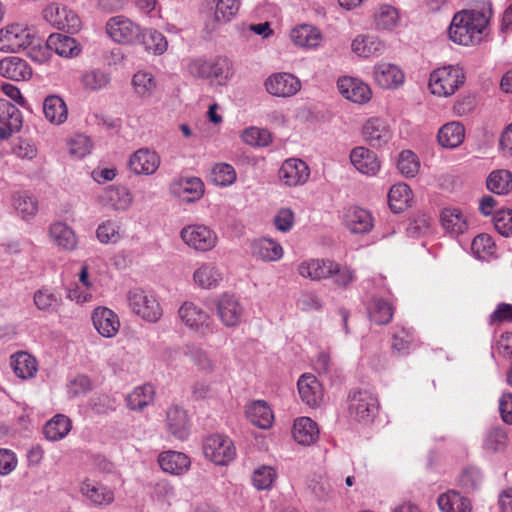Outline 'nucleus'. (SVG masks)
Instances as JSON below:
<instances>
[{
    "label": "nucleus",
    "mask_w": 512,
    "mask_h": 512,
    "mask_svg": "<svg viewBox=\"0 0 512 512\" xmlns=\"http://www.w3.org/2000/svg\"><path fill=\"white\" fill-rule=\"evenodd\" d=\"M266 91L275 97H291L301 89L300 80L291 73H273L265 80Z\"/></svg>",
    "instance_id": "nucleus-11"
},
{
    "label": "nucleus",
    "mask_w": 512,
    "mask_h": 512,
    "mask_svg": "<svg viewBox=\"0 0 512 512\" xmlns=\"http://www.w3.org/2000/svg\"><path fill=\"white\" fill-rule=\"evenodd\" d=\"M340 94L354 103H365L371 98L370 87L359 79L342 77L337 82Z\"/></svg>",
    "instance_id": "nucleus-20"
},
{
    "label": "nucleus",
    "mask_w": 512,
    "mask_h": 512,
    "mask_svg": "<svg viewBox=\"0 0 512 512\" xmlns=\"http://www.w3.org/2000/svg\"><path fill=\"white\" fill-rule=\"evenodd\" d=\"M13 206L25 220L33 218L38 211L37 200L28 192H17L13 195Z\"/></svg>",
    "instance_id": "nucleus-48"
},
{
    "label": "nucleus",
    "mask_w": 512,
    "mask_h": 512,
    "mask_svg": "<svg viewBox=\"0 0 512 512\" xmlns=\"http://www.w3.org/2000/svg\"><path fill=\"white\" fill-rule=\"evenodd\" d=\"M11 367L21 379L33 378L38 371L37 360L27 352H17L11 356Z\"/></svg>",
    "instance_id": "nucleus-34"
},
{
    "label": "nucleus",
    "mask_w": 512,
    "mask_h": 512,
    "mask_svg": "<svg viewBox=\"0 0 512 512\" xmlns=\"http://www.w3.org/2000/svg\"><path fill=\"white\" fill-rule=\"evenodd\" d=\"M91 318L94 328L101 336L112 338L118 333L120 320L113 310L98 306L93 310Z\"/></svg>",
    "instance_id": "nucleus-15"
},
{
    "label": "nucleus",
    "mask_w": 512,
    "mask_h": 512,
    "mask_svg": "<svg viewBox=\"0 0 512 512\" xmlns=\"http://www.w3.org/2000/svg\"><path fill=\"white\" fill-rule=\"evenodd\" d=\"M237 178L234 167L227 163L215 164L211 171V180L218 186L232 185Z\"/></svg>",
    "instance_id": "nucleus-55"
},
{
    "label": "nucleus",
    "mask_w": 512,
    "mask_h": 512,
    "mask_svg": "<svg viewBox=\"0 0 512 512\" xmlns=\"http://www.w3.org/2000/svg\"><path fill=\"white\" fill-rule=\"evenodd\" d=\"M292 435L298 444L310 446L319 438V428L311 418L299 417L294 421Z\"/></svg>",
    "instance_id": "nucleus-26"
},
{
    "label": "nucleus",
    "mask_w": 512,
    "mask_h": 512,
    "mask_svg": "<svg viewBox=\"0 0 512 512\" xmlns=\"http://www.w3.org/2000/svg\"><path fill=\"white\" fill-rule=\"evenodd\" d=\"M161 158L149 148H140L129 158V168L135 175H153L159 168Z\"/></svg>",
    "instance_id": "nucleus-13"
},
{
    "label": "nucleus",
    "mask_w": 512,
    "mask_h": 512,
    "mask_svg": "<svg viewBox=\"0 0 512 512\" xmlns=\"http://www.w3.org/2000/svg\"><path fill=\"white\" fill-rule=\"evenodd\" d=\"M507 432L500 426L490 427L483 440V448L491 453L503 451L507 445Z\"/></svg>",
    "instance_id": "nucleus-50"
},
{
    "label": "nucleus",
    "mask_w": 512,
    "mask_h": 512,
    "mask_svg": "<svg viewBox=\"0 0 512 512\" xmlns=\"http://www.w3.org/2000/svg\"><path fill=\"white\" fill-rule=\"evenodd\" d=\"M487 189L498 195H505L512 190V174L508 170H496L489 174Z\"/></svg>",
    "instance_id": "nucleus-47"
},
{
    "label": "nucleus",
    "mask_w": 512,
    "mask_h": 512,
    "mask_svg": "<svg viewBox=\"0 0 512 512\" xmlns=\"http://www.w3.org/2000/svg\"><path fill=\"white\" fill-rule=\"evenodd\" d=\"M310 175L308 165L301 159L290 158L284 161L279 170V179L286 186H298L306 183Z\"/></svg>",
    "instance_id": "nucleus-14"
},
{
    "label": "nucleus",
    "mask_w": 512,
    "mask_h": 512,
    "mask_svg": "<svg viewBox=\"0 0 512 512\" xmlns=\"http://www.w3.org/2000/svg\"><path fill=\"white\" fill-rule=\"evenodd\" d=\"M203 452L216 465H227L236 456L232 440L221 434L208 436L203 443Z\"/></svg>",
    "instance_id": "nucleus-6"
},
{
    "label": "nucleus",
    "mask_w": 512,
    "mask_h": 512,
    "mask_svg": "<svg viewBox=\"0 0 512 512\" xmlns=\"http://www.w3.org/2000/svg\"><path fill=\"white\" fill-rule=\"evenodd\" d=\"M195 285L202 289H214L223 280V273L213 263H202L193 273Z\"/></svg>",
    "instance_id": "nucleus-31"
},
{
    "label": "nucleus",
    "mask_w": 512,
    "mask_h": 512,
    "mask_svg": "<svg viewBox=\"0 0 512 512\" xmlns=\"http://www.w3.org/2000/svg\"><path fill=\"white\" fill-rule=\"evenodd\" d=\"M465 137L464 126L459 122H450L442 126L437 138L441 146L445 148H455L459 146Z\"/></svg>",
    "instance_id": "nucleus-38"
},
{
    "label": "nucleus",
    "mask_w": 512,
    "mask_h": 512,
    "mask_svg": "<svg viewBox=\"0 0 512 512\" xmlns=\"http://www.w3.org/2000/svg\"><path fill=\"white\" fill-rule=\"evenodd\" d=\"M251 251L254 257L265 262L278 261L284 254L281 244L267 237L254 240L251 244Z\"/></svg>",
    "instance_id": "nucleus-25"
},
{
    "label": "nucleus",
    "mask_w": 512,
    "mask_h": 512,
    "mask_svg": "<svg viewBox=\"0 0 512 512\" xmlns=\"http://www.w3.org/2000/svg\"><path fill=\"white\" fill-rule=\"evenodd\" d=\"M154 389L152 385L136 387L126 398L131 410L141 411L153 402Z\"/></svg>",
    "instance_id": "nucleus-49"
},
{
    "label": "nucleus",
    "mask_w": 512,
    "mask_h": 512,
    "mask_svg": "<svg viewBox=\"0 0 512 512\" xmlns=\"http://www.w3.org/2000/svg\"><path fill=\"white\" fill-rule=\"evenodd\" d=\"M50 242L63 251H73L77 247L75 231L65 222L56 221L48 228Z\"/></svg>",
    "instance_id": "nucleus-18"
},
{
    "label": "nucleus",
    "mask_w": 512,
    "mask_h": 512,
    "mask_svg": "<svg viewBox=\"0 0 512 512\" xmlns=\"http://www.w3.org/2000/svg\"><path fill=\"white\" fill-rule=\"evenodd\" d=\"M137 43L142 44L147 51L156 55L163 54L168 46L165 36L155 29L142 28V35Z\"/></svg>",
    "instance_id": "nucleus-45"
},
{
    "label": "nucleus",
    "mask_w": 512,
    "mask_h": 512,
    "mask_svg": "<svg viewBox=\"0 0 512 512\" xmlns=\"http://www.w3.org/2000/svg\"><path fill=\"white\" fill-rule=\"evenodd\" d=\"M412 332L410 329L401 328L396 331L392 336V350L399 355H405L409 352L412 342Z\"/></svg>",
    "instance_id": "nucleus-63"
},
{
    "label": "nucleus",
    "mask_w": 512,
    "mask_h": 512,
    "mask_svg": "<svg viewBox=\"0 0 512 512\" xmlns=\"http://www.w3.org/2000/svg\"><path fill=\"white\" fill-rule=\"evenodd\" d=\"M350 161L357 171L367 176L376 175L381 166L377 155L363 146L351 150Z\"/></svg>",
    "instance_id": "nucleus-19"
},
{
    "label": "nucleus",
    "mask_w": 512,
    "mask_h": 512,
    "mask_svg": "<svg viewBox=\"0 0 512 512\" xmlns=\"http://www.w3.org/2000/svg\"><path fill=\"white\" fill-rule=\"evenodd\" d=\"M489 18V9L460 11L451 21L448 29L449 38L454 43L464 46L479 43Z\"/></svg>",
    "instance_id": "nucleus-1"
},
{
    "label": "nucleus",
    "mask_w": 512,
    "mask_h": 512,
    "mask_svg": "<svg viewBox=\"0 0 512 512\" xmlns=\"http://www.w3.org/2000/svg\"><path fill=\"white\" fill-rule=\"evenodd\" d=\"M298 392L302 401L309 407H318L324 401L322 384L312 374H303L297 382Z\"/></svg>",
    "instance_id": "nucleus-16"
},
{
    "label": "nucleus",
    "mask_w": 512,
    "mask_h": 512,
    "mask_svg": "<svg viewBox=\"0 0 512 512\" xmlns=\"http://www.w3.org/2000/svg\"><path fill=\"white\" fill-rule=\"evenodd\" d=\"M336 267V262L324 259H309L303 261L298 266V273L311 280H321L329 278L331 269Z\"/></svg>",
    "instance_id": "nucleus-30"
},
{
    "label": "nucleus",
    "mask_w": 512,
    "mask_h": 512,
    "mask_svg": "<svg viewBox=\"0 0 512 512\" xmlns=\"http://www.w3.org/2000/svg\"><path fill=\"white\" fill-rule=\"evenodd\" d=\"M80 493L91 505L97 508L107 507L115 500L112 488L90 479L81 483Z\"/></svg>",
    "instance_id": "nucleus-12"
},
{
    "label": "nucleus",
    "mask_w": 512,
    "mask_h": 512,
    "mask_svg": "<svg viewBox=\"0 0 512 512\" xmlns=\"http://www.w3.org/2000/svg\"><path fill=\"white\" fill-rule=\"evenodd\" d=\"M348 410L352 419L360 423H370L379 409L378 398L369 390H353L348 395Z\"/></svg>",
    "instance_id": "nucleus-4"
},
{
    "label": "nucleus",
    "mask_w": 512,
    "mask_h": 512,
    "mask_svg": "<svg viewBox=\"0 0 512 512\" xmlns=\"http://www.w3.org/2000/svg\"><path fill=\"white\" fill-rule=\"evenodd\" d=\"M365 141L374 148H380L391 139L392 133L387 122L381 118H370L363 126Z\"/></svg>",
    "instance_id": "nucleus-17"
},
{
    "label": "nucleus",
    "mask_w": 512,
    "mask_h": 512,
    "mask_svg": "<svg viewBox=\"0 0 512 512\" xmlns=\"http://www.w3.org/2000/svg\"><path fill=\"white\" fill-rule=\"evenodd\" d=\"M496 230L503 236L512 235V210H499L493 218Z\"/></svg>",
    "instance_id": "nucleus-64"
},
{
    "label": "nucleus",
    "mask_w": 512,
    "mask_h": 512,
    "mask_svg": "<svg viewBox=\"0 0 512 512\" xmlns=\"http://www.w3.org/2000/svg\"><path fill=\"white\" fill-rule=\"evenodd\" d=\"M276 478L277 472L273 467L262 465L254 470L252 483L257 490H268L272 487Z\"/></svg>",
    "instance_id": "nucleus-57"
},
{
    "label": "nucleus",
    "mask_w": 512,
    "mask_h": 512,
    "mask_svg": "<svg viewBox=\"0 0 512 512\" xmlns=\"http://www.w3.org/2000/svg\"><path fill=\"white\" fill-rule=\"evenodd\" d=\"M96 236L103 244H115L121 239L120 225L116 221L106 220L98 226Z\"/></svg>",
    "instance_id": "nucleus-58"
},
{
    "label": "nucleus",
    "mask_w": 512,
    "mask_h": 512,
    "mask_svg": "<svg viewBox=\"0 0 512 512\" xmlns=\"http://www.w3.org/2000/svg\"><path fill=\"white\" fill-rule=\"evenodd\" d=\"M166 423L168 431L177 439L184 440L189 435V419L187 412L179 406H171L167 410Z\"/></svg>",
    "instance_id": "nucleus-29"
},
{
    "label": "nucleus",
    "mask_w": 512,
    "mask_h": 512,
    "mask_svg": "<svg viewBox=\"0 0 512 512\" xmlns=\"http://www.w3.org/2000/svg\"><path fill=\"white\" fill-rule=\"evenodd\" d=\"M34 35L31 30L20 25H8L0 30V51L18 52L33 43Z\"/></svg>",
    "instance_id": "nucleus-9"
},
{
    "label": "nucleus",
    "mask_w": 512,
    "mask_h": 512,
    "mask_svg": "<svg viewBox=\"0 0 512 512\" xmlns=\"http://www.w3.org/2000/svg\"><path fill=\"white\" fill-rule=\"evenodd\" d=\"M44 19L52 26L68 32H76L81 27V20L78 15L67 8L58 4H50L43 11Z\"/></svg>",
    "instance_id": "nucleus-10"
},
{
    "label": "nucleus",
    "mask_w": 512,
    "mask_h": 512,
    "mask_svg": "<svg viewBox=\"0 0 512 512\" xmlns=\"http://www.w3.org/2000/svg\"><path fill=\"white\" fill-rule=\"evenodd\" d=\"M105 29L114 42L123 45L136 44L142 35V27L124 15L111 17Z\"/></svg>",
    "instance_id": "nucleus-5"
},
{
    "label": "nucleus",
    "mask_w": 512,
    "mask_h": 512,
    "mask_svg": "<svg viewBox=\"0 0 512 512\" xmlns=\"http://www.w3.org/2000/svg\"><path fill=\"white\" fill-rule=\"evenodd\" d=\"M0 75L14 81H24L31 77L32 70L22 58L9 56L0 60Z\"/></svg>",
    "instance_id": "nucleus-24"
},
{
    "label": "nucleus",
    "mask_w": 512,
    "mask_h": 512,
    "mask_svg": "<svg viewBox=\"0 0 512 512\" xmlns=\"http://www.w3.org/2000/svg\"><path fill=\"white\" fill-rule=\"evenodd\" d=\"M216 315L227 328L238 327L244 316V306L233 294L224 293L215 302Z\"/></svg>",
    "instance_id": "nucleus-7"
},
{
    "label": "nucleus",
    "mask_w": 512,
    "mask_h": 512,
    "mask_svg": "<svg viewBox=\"0 0 512 512\" xmlns=\"http://www.w3.org/2000/svg\"><path fill=\"white\" fill-rule=\"evenodd\" d=\"M465 75L458 66H444L430 74L429 88L437 96L448 97L464 84Z\"/></svg>",
    "instance_id": "nucleus-2"
},
{
    "label": "nucleus",
    "mask_w": 512,
    "mask_h": 512,
    "mask_svg": "<svg viewBox=\"0 0 512 512\" xmlns=\"http://www.w3.org/2000/svg\"><path fill=\"white\" fill-rule=\"evenodd\" d=\"M351 49L360 57H379L386 51V44L373 35H358L352 41Z\"/></svg>",
    "instance_id": "nucleus-22"
},
{
    "label": "nucleus",
    "mask_w": 512,
    "mask_h": 512,
    "mask_svg": "<svg viewBox=\"0 0 512 512\" xmlns=\"http://www.w3.org/2000/svg\"><path fill=\"white\" fill-rule=\"evenodd\" d=\"M46 46L65 58L76 57L81 52V47L74 38L61 33L51 34L46 41Z\"/></svg>",
    "instance_id": "nucleus-27"
},
{
    "label": "nucleus",
    "mask_w": 512,
    "mask_h": 512,
    "mask_svg": "<svg viewBox=\"0 0 512 512\" xmlns=\"http://www.w3.org/2000/svg\"><path fill=\"white\" fill-rule=\"evenodd\" d=\"M394 309L391 304L381 298L373 299L369 307L370 320L378 325L388 324L393 317Z\"/></svg>",
    "instance_id": "nucleus-51"
},
{
    "label": "nucleus",
    "mask_w": 512,
    "mask_h": 512,
    "mask_svg": "<svg viewBox=\"0 0 512 512\" xmlns=\"http://www.w3.org/2000/svg\"><path fill=\"white\" fill-rule=\"evenodd\" d=\"M239 0H219L216 5L215 20L217 22L231 21L239 10Z\"/></svg>",
    "instance_id": "nucleus-61"
},
{
    "label": "nucleus",
    "mask_w": 512,
    "mask_h": 512,
    "mask_svg": "<svg viewBox=\"0 0 512 512\" xmlns=\"http://www.w3.org/2000/svg\"><path fill=\"white\" fill-rule=\"evenodd\" d=\"M437 503L442 512H471L472 510L470 500L454 490L441 494Z\"/></svg>",
    "instance_id": "nucleus-37"
},
{
    "label": "nucleus",
    "mask_w": 512,
    "mask_h": 512,
    "mask_svg": "<svg viewBox=\"0 0 512 512\" xmlns=\"http://www.w3.org/2000/svg\"><path fill=\"white\" fill-rule=\"evenodd\" d=\"M472 253L480 260H487L496 251V245L488 234L476 236L471 244Z\"/></svg>",
    "instance_id": "nucleus-54"
},
{
    "label": "nucleus",
    "mask_w": 512,
    "mask_h": 512,
    "mask_svg": "<svg viewBox=\"0 0 512 512\" xmlns=\"http://www.w3.org/2000/svg\"><path fill=\"white\" fill-rule=\"evenodd\" d=\"M397 168L403 176L415 177L420 169L418 156L411 150L402 151L398 157Z\"/></svg>",
    "instance_id": "nucleus-53"
},
{
    "label": "nucleus",
    "mask_w": 512,
    "mask_h": 512,
    "mask_svg": "<svg viewBox=\"0 0 512 512\" xmlns=\"http://www.w3.org/2000/svg\"><path fill=\"white\" fill-rule=\"evenodd\" d=\"M126 299L131 311L143 320L154 323L161 318V306L151 292L134 288L127 292Z\"/></svg>",
    "instance_id": "nucleus-3"
},
{
    "label": "nucleus",
    "mask_w": 512,
    "mask_h": 512,
    "mask_svg": "<svg viewBox=\"0 0 512 512\" xmlns=\"http://www.w3.org/2000/svg\"><path fill=\"white\" fill-rule=\"evenodd\" d=\"M178 316L187 328L195 331L202 328L209 319V315L206 311L199 305L190 301L184 302L180 306Z\"/></svg>",
    "instance_id": "nucleus-28"
},
{
    "label": "nucleus",
    "mask_w": 512,
    "mask_h": 512,
    "mask_svg": "<svg viewBox=\"0 0 512 512\" xmlns=\"http://www.w3.org/2000/svg\"><path fill=\"white\" fill-rule=\"evenodd\" d=\"M71 429L70 419L63 415H55L50 421L44 426V434L50 441H57L64 438Z\"/></svg>",
    "instance_id": "nucleus-46"
},
{
    "label": "nucleus",
    "mask_w": 512,
    "mask_h": 512,
    "mask_svg": "<svg viewBox=\"0 0 512 512\" xmlns=\"http://www.w3.org/2000/svg\"><path fill=\"white\" fill-rule=\"evenodd\" d=\"M242 140L250 146H268L272 137L268 130L257 127L247 128L242 134Z\"/></svg>",
    "instance_id": "nucleus-60"
},
{
    "label": "nucleus",
    "mask_w": 512,
    "mask_h": 512,
    "mask_svg": "<svg viewBox=\"0 0 512 512\" xmlns=\"http://www.w3.org/2000/svg\"><path fill=\"white\" fill-rule=\"evenodd\" d=\"M345 220L347 228L355 234L367 233L373 227L371 214L367 210L357 206L347 209Z\"/></svg>",
    "instance_id": "nucleus-33"
},
{
    "label": "nucleus",
    "mask_w": 512,
    "mask_h": 512,
    "mask_svg": "<svg viewBox=\"0 0 512 512\" xmlns=\"http://www.w3.org/2000/svg\"><path fill=\"white\" fill-rule=\"evenodd\" d=\"M180 235L184 243L196 251H209L217 243L216 233L209 227L201 224H192L184 227Z\"/></svg>",
    "instance_id": "nucleus-8"
},
{
    "label": "nucleus",
    "mask_w": 512,
    "mask_h": 512,
    "mask_svg": "<svg viewBox=\"0 0 512 512\" xmlns=\"http://www.w3.org/2000/svg\"><path fill=\"white\" fill-rule=\"evenodd\" d=\"M412 199V190L406 183L394 184L388 193L389 206L395 213H399L407 208Z\"/></svg>",
    "instance_id": "nucleus-40"
},
{
    "label": "nucleus",
    "mask_w": 512,
    "mask_h": 512,
    "mask_svg": "<svg viewBox=\"0 0 512 512\" xmlns=\"http://www.w3.org/2000/svg\"><path fill=\"white\" fill-rule=\"evenodd\" d=\"M290 37L297 46L305 48H315L321 41L320 31L316 27L307 24L292 29Z\"/></svg>",
    "instance_id": "nucleus-39"
},
{
    "label": "nucleus",
    "mask_w": 512,
    "mask_h": 512,
    "mask_svg": "<svg viewBox=\"0 0 512 512\" xmlns=\"http://www.w3.org/2000/svg\"><path fill=\"white\" fill-rule=\"evenodd\" d=\"M172 191L185 202L199 200L204 194V184L198 177L180 178L172 184Z\"/></svg>",
    "instance_id": "nucleus-23"
},
{
    "label": "nucleus",
    "mask_w": 512,
    "mask_h": 512,
    "mask_svg": "<svg viewBox=\"0 0 512 512\" xmlns=\"http://www.w3.org/2000/svg\"><path fill=\"white\" fill-rule=\"evenodd\" d=\"M81 82L83 86L91 91L105 89L111 82L110 74L100 69H94L83 74Z\"/></svg>",
    "instance_id": "nucleus-52"
},
{
    "label": "nucleus",
    "mask_w": 512,
    "mask_h": 512,
    "mask_svg": "<svg viewBox=\"0 0 512 512\" xmlns=\"http://www.w3.org/2000/svg\"><path fill=\"white\" fill-rule=\"evenodd\" d=\"M103 200L115 210H126L131 205L133 197L128 188L118 186L106 189Z\"/></svg>",
    "instance_id": "nucleus-44"
},
{
    "label": "nucleus",
    "mask_w": 512,
    "mask_h": 512,
    "mask_svg": "<svg viewBox=\"0 0 512 512\" xmlns=\"http://www.w3.org/2000/svg\"><path fill=\"white\" fill-rule=\"evenodd\" d=\"M231 74V63L227 58H217L210 62L209 78L219 83L225 82Z\"/></svg>",
    "instance_id": "nucleus-62"
},
{
    "label": "nucleus",
    "mask_w": 512,
    "mask_h": 512,
    "mask_svg": "<svg viewBox=\"0 0 512 512\" xmlns=\"http://www.w3.org/2000/svg\"><path fill=\"white\" fill-rule=\"evenodd\" d=\"M373 18L377 30L391 31L397 27L400 22L398 10L389 4L380 5L374 12Z\"/></svg>",
    "instance_id": "nucleus-42"
},
{
    "label": "nucleus",
    "mask_w": 512,
    "mask_h": 512,
    "mask_svg": "<svg viewBox=\"0 0 512 512\" xmlns=\"http://www.w3.org/2000/svg\"><path fill=\"white\" fill-rule=\"evenodd\" d=\"M373 77L375 82L384 89L397 88L405 79L404 73L398 66L386 62L375 65Z\"/></svg>",
    "instance_id": "nucleus-21"
},
{
    "label": "nucleus",
    "mask_w": 512,
    "mask_h": 512,
    "mask_svg": "<svg viewBox=\"0 0 512 512\" xmlns=\"http://www.w3.org/2000/svg\"><path fill=\"white\" fill-rule=\"evenodd\" d=\"M0 123L13 128L22 127V114L12 103L0 98Z\"/></svg>",
    "instance_id": "nucleus-56"
},
{
    "label": "nucleus",
    "mask_w": 512,
    "mask_h": 512,
    "mask_svg": "<svg viewBox=\"0 0 512 512\" xmlns=\"http://www.w3.org/2000/svg\"><path fill=\"white\" fill-rule=\"evenodd\" d=\"M246 415L249 421L262 429H267L272 425L274 416L271 408L265 401H254L247 406Z\"/></svg>",
    "instance_id": "nucleus-36"
},
{
    "label": "nucleus",
    "mask_w": 512,
    "mask_h": 512,
    "mask_svg": "<svg viewBox=\"0 0 512 512\" xmlns=\"http://www.w3.org/2000/svg\"><path fill=\"white\" fill-rule=\"evenodd\" d=\"M132 83L135 89V92L140 97H149L152 95L156 88V82L153 76L144 71H138L134 74Z\"/></svg>",
    "instance_id": "nucleus-59"
},
{
    "label": "nucleus",
    "mask_w": 512,
    "mask_h": 512,
    "mask_svg": "<svg viewBox=\"0 0 512 512\" xmlns=\"http://www.w3.org/2000/svg\"><path fill=\"white\" fill-rule=\"evenodd\" d=\"M161 469L170 474L181 475L188 471L190 467L189 457L177 451H166L159 455L158 458Z\"/></svg>",
    "instance_id": "nucleus-32"
},
{
    "label": "nucleus",
    "mask_w": 512,
    "mask_h": 512,
    "mask_svg": "<svg viewBox=\"0 0 512 512\" xmlns=\"http://www.w3.org/2000/svg\"><path fill=\"white\" fill-rule=\"evenodd\" d=\"M440 218L445 231L453 236H458L467 229L466 216L458 208L443 209Z\"/></svg>",
    "instance_id": "nucleus-35"
},
{
    "label": "nucleus",
    "mask_w": 512,
    "mask_h": 512,
    "mask_svg": "<svg viewBox=\"0 0 512 512\" xmlns=\"http://www.w3.org/2000/svg\"><path fill=\"white\" fill-rule=\"evenodd\" d=\"M33 301L38 310L52 314L58 312L62 297L49 288H41L34 293Z\"/></svg>",
    "instance_id": "nucleus-41"
},
{
    "label": "nucleus",
    "mask_w": 512,
    "mask_h": 512,
    "mask_svg": "<svg viewBox=\"0 0 512 512\" xmlns=\"http://www.w3.org/2000/svg\"><path fill=\"white\" fill-rule=\"evenodd\" d=\"M45 118L51 123L61 124L67 119L68 109L65 102L56 95L45 98L43 103Z\"/></svg>",
    "instance_id": "nucleus-43"
}]
</instances>
